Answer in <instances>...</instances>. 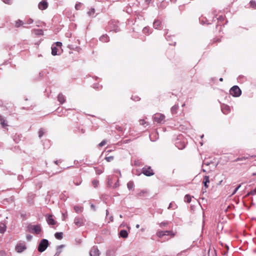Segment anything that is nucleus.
<instances>
[{
  "label": "nucleus",
  "mask_w": 256,
  "mask_h": 256,
  "mask_svg": "<svg viewBox=\"0 0 256 256\" xmlns=\"http://www.w3.org/2000/svg\"><path fill=\"white\" fill-rule=\"evenodd\" d=\"M48 240L46 239H42L40 242L39 245L38 246V250L41 252H44L48 248Z\"/></svg>",
  "instance_id": "1"
},
{
  "label": "nucleus",
  "mask_w": 256,
  "mask_h": 256,
  "mask_svg": "<svg viewBox=\"0 0 256 256\" xmlns=\"http://www.w3.org/2000/svg\"><path fill=\"white\" fill-rule=\"evenodd\" d=\"M92 184L94 187H96L98 184V181L96 180H94L92 182Z\"/></svg>",
  "instance_id": "31"
},
{
  "label": "nucleus",
  "mask_w": 256,
  "mask_h": 256,
  "mask_svg": "<svg viewBox=\"0 0 256 256\" xmlns=\"http://www.w3.org/2000/svg\"><path fill=\"white\" fill-rule=\"evenodd\" d=\"M48 3L46 2H41L38 4V8L40 10H44L47 8Z\"/></svg>",
  "instance_id": "12"
},
{
  "label": "nucleus",
  "mask_w": 256,
  "mask_h": 256,
  "mask_svg": "<svg viewBox=\"0 0 256 256\" xmlns=\"http://www.w3.org/2000/svg\"><path fill=\"white\" fill-rule=\"evenodd\" d=\"M32 22H33V20H32V19L30 18V19L28 20L27 23H28V24H32Z\"/></svg>",
  "instance_id": "40"
},
{
  "label": "nucleus",
  "mask_w": 256,
  "mask_h": 256,
  "mask_svg": "<svg viewBox=\"0 0 256 256\" xmlns=\"http://www.w3.org/2000/svg\"><path fill=\"white\" fill-rule=\"evenodd\" d=\"M140 122L142 124H145V122L144 120H141Z\"/></svg>",
  "instance_id": "42"
},
{
  "label": "nucleus",
  "mask_w": 256,
  "mask_h": 256,
  "mask_svg": "<svg viewBox=\"0 0 256 256\" xmlns=\"http://www.w3.org/2000/svg\"><path fill=\"white\" fill-rule=\"evenodd\" d=\"M120 218H122V215H121V214L120 215Z\"/></svg>",
  "instance_id": "50"
},
{
  "label": "nucleus",
  "mask_w": 256,
  "mask_h": 256,
  "mask_svg": "<svg viewBox=\"0 0 256 256\" xmlns=\"http://www.w3.org/2000/svg\"><path fill=\"white\" fill-rule=\"evenodd\" d=\"M184 200H185V202H188V203L190 202L191 201V196L188 194H186L184 196Z\"/></svg>",
  "instance_id": "24"
},
{
  "label": "nucleus",
  "mask_w": 256,
  "mask_h": 256,
  "mask_svg": "<svg viewBox=\"0 0 256 256\" xmlns=\"http://www.w3.org/2000/svg\"><path fill=\"white\" fill-rule=\"evenodd\" d=\"M105 159L106 160L107 162H110L114 159V156H108V157H106Z\"/></svg>",
  "instance_id": "30"
},
{
  "label": "nucleus",
  "mask_w": 256,
  "mask_h": 256,
  "mask_svg": "<svg viewBox=\"0 0 256 256\" xmlns=\"http://www.w3.org/2000/svg\"><path fill=\"white\" fill-rule=\"evenodd\" d=\"M74 222L78 226H80L84 224L82 219L80 218H76L74 219Z\"/></svg>",
  "instance_id": "9"
},
{
  "label": "nucleus",
  "mask_w": 256,
  "mask_h": 256,
  "mask_svg": "<svg viewBox=\"0 0 256 256\" xmlns=\"http://www.w3.org/2000/svg\"><path fill=\"white\" fill-rule=\"evenodd\" d=\"M31 237H32L31 236H28V238L29 240H30V239L31 238Z\"/></svg>",
  "instance_id": "49"
},
{
  "label": "nucleus",
  "mask_w": 256,
  "mask_h": 256,
  "mask_svg": "<svg viewBox=\"0 0 256 256\" xmlns=\"http://www.w3.org/2000/svg\"><path fill=\"white\" fill-rule=\"evenodd\" d=\"M29 230L32 233L38 234L41 232V228L40 225L30 226L29 227Z\"/></svg>",
  "instance_id": "5"
},
{
  "label": "nucleus",
  "mask_w": 256,
  "mask_h": 256,
  "mask_svg": "<svg viewBox=\"0 0 256 256\" xmlns=\"http://www.w3.org/2000/svg\"><path fill=\"white\" fill-rule=\"evenodd\" d=\"M52 54L53 56H56L58 54V49L56 46L52 47Z\"/></svg>",
  "instance_id": "17"
},
{
  "label": "nucleus",
  "mask_w": 256,
  "mask_h": 256,
  "mask_svg": "<svg viewBox=\"0 0 256 256\" xmlns=\"http://www.w3.org/2000/svg\"><path fill=\"white\" fill-rule=\"evenodd\" d=\"M203 136H204V135H202V136H201V138H203Z\"/></svg>",
  "instance_id": "53"
},
{
  "label": "nucleus",
  "mask_w": 256,
  "mask_h": 256,
  "mask_svg": "<svg viewBox=\"0 0 256 256\" xmlns=\"http://www.w3.org/2000/svg\"><path fill=\"white\" fill-rule=\"evenodd\" d=\"M127 186L129 190H132L134 187V184L132 182H130L128 183Z\"/></svg>",
  "instance_id": "22"
},
{
  "label": "nucleus",
  "mask_w": 256,
  "mask_h": 256,
  "mask_svg": "<svg viewBox=\"0 0 256 256\" xmlns=\"http://www.w3.org/2000/svg\"><path fill=\"white\" fill-rule=\"evenodd\" d=\"M136 228H140V225H139L138 224H137L136 225Z\"/></svg>",
  "instance_id": "44"
},
{
  "label": "nucleus",
  "mask_w": 256,
  "mask_h": 256,
  "mask_svg": "<svg viewBox=\"0 0 256 256\" xmlns=\"http://www.w3.org/2000/svg\"><path fill=\"white\" fill-rule=\"evenodd\" d=\"M176 146L178 148V149H183L185 147V144H182L181 145L178 146V142L176 143Z\"/></svg>",
  "instance_id": "28"
},
{
  "label": "nucleus",
  "mask_w": 256,
  "mask_h": 256,
  "mask_svg": "<svg viewBox=\"0 0 256 256\" xmlns=\"http://www.w3.org/2000/svg\"><path fill=\"white\" fill-rule=\"evenodd\" d=\"M76 8H78V6H76Z\"/></svg>",
  "instance_id": "52"
},
{
  "label": "nucleus",
  "mask_w": 256,
  "mask_h": 256,
  "mask_svg": "<svg viewBox=\"0 0 256 256\" xmlns=\"http://www.w3.org/2000/svg\"><path fill=\"white\" fill-rule=\"evenodd\" d=\"M0 254H2V255L4 254V252H0Z\"/></svg>",
  "instance_id": "47"
},
{
  "label": "nucleus",
  "mask_w": 256,
  "mask_h": 256,
  "mask_svg": "<svg viewBox=\"0 0 256 256\" xmlns=\"http://www.w3.org/2000/svg\"><path fill=\"white\" fill-rule=\"evenodd\" d=\"M63 233L62 232H56L54 234L55 238L58 240H61L62 238Z\"/></svg>",
  "instance_id": "16"
},
{
  "label": "nucleus",
  "mask_w": 256,
  "mask_h": 256,
  "mask_svg": "<svg viewBox=\"0 0 256 256\" xmlns=\"http://www.w3.org/2000/svg\"><path fill=\"white\" fill-rule=\"evenodd\" d=\"M106 144V140H103L99 144L100 146H104Z\"/></svg>",
  "instance_id": "34"
},
{
  "label": "nucleus",
  "mask_w": 256,
  "mask_h": 256,
  "mask_svg": "<svg viewBox=\"0 0 256 256\" xmlns=\"http://www.w3.org/2000/svg\"><path fill=\"white\" fill-rule=\"evenodd\" d=\"M56 46H59V47H60V46H62V42H56Z\"/></svg>",
  "instance_id": "39"
},
{
  "label": "nucleus",
  "mask_w": 256,
  "mask_h": 256,
  "mask_svg": "<svg viewBox=\"0 0 256 256\" xmlns=\"http://www.w3.org/2000/svg\"><path fill=\"white\" fill-rule=\"evenodd\" d=\"M76 8H78V6H76Z\"/></svg>",
  "instance_id": "51"
},
{
  "label": "nucleus",
  "mask_w": 256,
  "mask_h": 256,
  "mask_svg": "<svg viewBox=\"0 0 256 256\" xmlns=\"http://www.w3.org/2000/svg\"><path fill=\"white\" fill-rule=\"evenodd\" d=\"M241 186V185L240 184L234 190V192H232V195H234V194H235L236 192L240 188Z\"/></svg>",
  "instance_id": "33"
},
{
  "label": "nucleus",
  "mask_w": 256,
  "mask_h": 256,
  "mask_svg": "<svg viewBox=\"0 0 256 256\" xmlns=\"http://www.w3.org/2000/svg\"><path fill=\"white\" fill-rule=\"evenodd\" d=\"M250 6L252 8L256 6V2L252 0L250 2Z\"/></svg>",
  "instance_id": "29"
},
{
  "label": "nucleus",
  "mask_w": 256,
  "mask_h": 256,
  "mask_svg": "<svg viewBox=\"0 0 256 256\" xmlns=\"http://www.w3.org/2000/svg\"><path fill=\"white\" fill-rule=\"evenodd\" d=\"M46 222L49 224L54 225L56 224V222L52 217V216L49 215L47 216Z\"/></svg>",
  "instance_id": "10"
},
{
  "label": "nucleus",
  "mask_w": 256,
  "mask_h": 256,
  "mask_svg": "<svg viewBox=\"0 0 256 256\" xmlns=\"http://www.w3.org/2000/svg\"><path fill=\"white\" fill-rule=\"evenodd\" d=\"M94 13V8H92L88 12V14L91 16H92Z\"/></svg>",
  "instance_id": "32"
},
{
  "label": "nucleus",
  "mask_w": 256,
  "mask_h": 256,
  "mask_svg": "<svg viewBox=\"0 0 256 256\" xmlns=\"http://www.w3.org/2000/svg\"><path fill=\"white\" fill-rule=\"evenodd\" d=\"M100 40L103 42H106L108 41V38L106 36H102L100 38Z\"/></svg>",
  "instance_id": "23"
},
{
  "label": "nucleus",
  "mask_w": 256,
  "mask_h": 256,
  "mask_svg": "<svg viewBox=\"0 0 256 256\" xmlns=\"http://www.w3.org/2000/svg\"><path fill=\"white\" fill-rule=\"evenodd\" d=\"M143 32L144 33H146L148 32V28H144V29H143Z\"/></svg>",
  "instance_id": "41"
},
{
  "label": "nucleus",
  "mask_w": 256,
  "mask_h": 256,
  "mask_svg": "<svg viewBox=\"0 0 256 256\" xmlns=\"http://www.w3.org/2000/svg\"><path fill=\"white\" fill-rule=\"evenodd\" d=\"M103 172V170H99V169H97L96 170V172L98 174H102Z\"/></svg>",
  "instance_id": "36"
},
{
  "label": "nucleus",
  "mask_w": 256,
  "mask_h": 256,
  "mask_svg": "<svg viewBox=\"0 0 256 256\" xmlns=\"http://www.w3.org/2000/svg\"><path fill=\"white\" fill-rule=\"evenodd\" d=\"M158 236L161 238L164 236H170L171 237L174 236L175 234L172 231H158L156 233Z\"/></svg>",
  "instance_id": "3"
},
{
  "label": "nucleus",
  "mask_w": 256,
  "mask_h": 256,
  "mask_svg": "<svg viewBox=\"0 0 256 256\" xmlns=\"http://www.w3.org/2000/svg\"><path fill=\"white\" fill-rule=\"evenodd\" d=\"M0 122L2 127L4 128L7 126V124L5 122V120L2 116H0Z\"/></svg>",
  "instance_id": "18"
},
{
  "label": "nucleus",
  "mask_w": 256,
  "mask_h": 256,
  "mask_svg": "<svg viewBox=\"0 0 256 256\" xmlns=\"http://www.w3.org/2000/svg\"><path fill=\"white\" fill-rule=\"evenodd\" d=\"M90 256H100V252L96 247H92L90 252Z\"/></svg>",
  "instance_id": "7"
},
{
  "label": "nucleus",
  "mask_w": 256,
  "mask_h": 256,
  "mask_svg": "<svg viewBox=\"0 0 256 256\" xmlns=\"http://www.w3.org/2000/svg\"><path fill=\"white\" fill-rule=\"evenodd\" d=\"M44 132L43 130L41 129L38 132V136L39 138H41L44 134Z\"/></svg>",
  "instance_id": "27"
},
{
  "label": "nucleus",
  "mask_w": 256,
  "mask_h": 256,
  "mask_svg": "<svg viewBox=\"0 0 256 256\" xmlns=\"http://www.w3.org/2000/svg\"><path fill=\"white\" fill-rule=\"evenodd\" d=\"M74 210H76V212H80V211H81L80 208H79V207H78V206H75L74 207Z\"/></svg>",
  "instance_id": "35"
},
{
  "label": "nucleus",
  "mask_w": 256,
  "mask_h": 256,
  "mask_svg": "<svg viewBox=\"0 0 256 256\" xmlns=\"http://www.w3.org/2000/svg\"><path fill=\"white\" fill-rule=\"evenodd\" d=\"M230 94L235 97H238L240 96L242 94V92L240 88L236 86H234L230 88Z\"/></svg>",
  "instance_id": "2"
},
{
  "label": "nucleus",
  "mask_w": 256,
  "mask_h": 256,
  "mask_svg": "<svg viewBox=\"0 0 256 256\" xmlns=\"http://www.w3.org/2000/svg\"><path fill=\"white\" fill-rule=\"evenodd\" d=\"M165 116L161 114H156L154 116V120L158 123H162L164 122Z\"/></svg>",
  "instance_id": "4"
},
{
  "label": "nucleus",
  "mask_w": 256,
  "mask_h": 256,
  "mask_svg": "<svg viewBox=\"0 0 256 256\" xmlns=\"http://www.w3.org/2000/svg\"><path fill=\"white\" fill-rule=\"evenodd\" d=\"M176 206L173 204L172 203H170L169 205V206L168 208V209H170L171 208H175Z\"/></svg>",
  "instance_id": "37"
},
{
  "label": "nucleus",
  "mask_w": 256,
  "mask_h": 256,
  "mask_svg": "<svg viewBox=\"0 0 256 256\" xmlns=\"http://www.w3.org/2000/svg\"><path fill=\"white\" fill-rule=\"evenodd\" d=\"M120 235L123 238H126L128 236V232L126 230H122L120 232Z\"/></svg>",
  "instance_id": "14"
},
{
  "label": "nucleus",
  "mask_w": 256,
  "mask_h": 256,
  "mask_svg": "<svg viewBox=\"0 0 256 256\" xmlns=\"http://www.w3.org/2000/svg\"><path fill=\"white\" fill-rule=\"evenodd\" d=\"M140 230H141L142 232H144V228H141Z\"/></svg>",
  "instance_id": "46"
},
{
  "label": "nucleus",
  "mask_w": 256,
  "mask_h": 256,
  "mask_svg": "<svg viewBox=\"0 0 256 256\" xmlns=\"http://www.w3.org/2000/svg\"><path fill=\"white\" fill-rule=\"evenodd\" d=\"M222 110L224 114H226L230 112V108L229 106L224 105L222 106Z\"/></svg>",
  "instance_id": "11"
},
{
  "label": "nucleus",
  "mask_w": 256,
  "mask_h": 256,
  "mask_svg": "<svg viewBox=\"0 0 256 256\" xmlns=\"http://www.w3.org/2000/svg\"><path fill=\"white\" fill-rule=\"evenodd\" d=\"M220 82H222V81L223 80L222 78H220Z\"/></svg>",
  "instance_id": "48"
},
{
  "label": "nucleus",
  "mask_w": 256,
  "mask_h": 256,
  "mask_svg": "<svg viewBox=\"0 0 256 256\" xmlns=\"http://www.w3.org/2000/svg\"><path fill=\"white\" fill-rule=\"evenodd\" d=\"M64 247V246L63 245H60V246H58V252H57L55 256H58L60 254V253L61 251L60 250V249H61L62 248Z\"/></svg>",
  "instance_id": "25"
},
{
  "label": "nucleus",
  "mask_w": 256,
  "mask_h": 256,
  "mask_svg": "<svg viewBox=\"0 0 256 256\" xmlns=\"http://www.w3.org/2000/svg\"><path fill=\"white\" fill-rule=\"evenodd\" d=\"M142 173L146 176H151L154 174L150 167L144 168H142Z\"/></svg>",
  "instance_id": "6"
},
{
  "label": "nucleus",
  "mask_w": 256,
  "mask_h": 256,
  "mask_svg": "<svg viewBox=\"0 0 256 256\" xmlns=\"http://www.w3.org/2000/svg\"><path fill=\"white\" fill-rule=\"evenodd\" d=\"M178 105H174V106H173L171 108V110H172V112H173V113L176 112V110H178Z\"/></svg>",
  "instance_id": "26"
},
{
  "label": "nucleus",
  "mask_w": 256,
  "mask_h": 256,
  "mask_svg": "<svg viewBox=\"0 0 256 256\" xmlns=\"http://www.w3.org/2000/svg\"><path fill=\"white\" fill-rule=\"evenodd\" d=\"M58 100L60 104H63L65 102L64 96L62 94H59L58 96Z\"/></svg>",
  "instance_id": "13"
},
{
  "label": "nucleus",
  "mask_w": 256,
  "mask_h": 256,
  "mask_svg": "<svg viewBox=\"0 0 256 256\" xmlns=\"http://www.w3.org/2000/svg\"><path fill=\"white\" fill-rule=\"evenodd\" d=\"M26 247L24 244H18L16 247V250L18 252H22L24 250H26Z\"/></svg>",
  "instance_id": "8"
},
{
  "label": "nucleus",
  "mask_w": 256,
  "mask_h": 256,
  "mask_svg": "<svg viewBox=\"0 0 256 256\" xmlns=\"http://www.w3.org/2000/svg\"><path fill=\"white\" fill-rule=\"evenodd\" d=\"M152 134H150V140H152ZM154 140H153V141H154Z\"/></svg>",
  "instance_id": "45"
},
{
  "label": "nucleus",
  "mask_w": 256,
  "mask_h": 256,
  "mask_svg": "<svg viewBox=\"0 0 256 256\" xmlns=\"http://www.w3.org/2000/svg\"><path fill=\"white\" fill-rule=\"evenodd\" d=\"M206 188H202V190L203 193L206 192Z\"/></svg>",
  "instance_id": "43"
},
{
  "label": "nucleus",
  "mask_w": 256,
  "mask_h": 256,
  "mask_svg": "<svg viewBox=\"0 0 256 256\" xmlns=\"http://www.w3.org/2000/svg\"><path fill=\"white\" fill-rule=\"evenodd\" d=\"M3 2L5 4H10V0H2Z\"/></svg>",
  "instance_id": "38"
},
{
  "label": "nucleus",
  "mask_w": 256,
  "mask_h": 256,
  "mask_svg": "<svg viewBox=\"0 0 256 256\" xmlns=\"http://www.w3.org/2000/svg\"><path fill=\"white\" fill-rule=\"evenodd\" d=\"M160 22L159 20H155L154 22L153 26L154 27L156 28H158V26L160 25Z\"/></svg>",
  "instance_id": "21"
},
{
  "label": "nucleus",
  "mask_w": 256,
  "mask_h": 256,
  "mask_svg": "<svg viewBox=\"0 0 256 256\" xmlns=\"http://www.w3.org/2000/svg\"><path fill=\"white\" fill-rule=\"evenodd\" d=\"M23 24H24V22L22 20H18L16 21L14 26L18 28V27H20V26H22Z\"/></svg>",
  "instance_id": "19"
},
{
  "label": "nucleus",
  "mask_w": 256,
  "mask_h": 256,
  "mask_svg": "<svg viewBox=\"0 0 256 256\" xmlns=\"http://www.w3.org/2000/svg\"><path fill=\"white\" fill-rule=\"evenodd\" d=\"M209 177L208 176H205L204 177V180L203 182V183L204 184V187H206V188H208V183H209Z\"/></svg>",
  "instance_id": "15"
},
{
  "label": "nucleus",
  "mask_w": 256,
  "mask_h": 256,
  "mask_svg": "<svg viewBox=\"0 0 256 256\" xmlns=\"http://www.w3.org/2000/svg\"><path fill=\"white\" fill-rule=\"evenodd\" d=\"M6 226L4 224H2L0 226V232L4 233L6 230Z\"/></svg>",
  "instance_id": "20"
}]
</instances>
